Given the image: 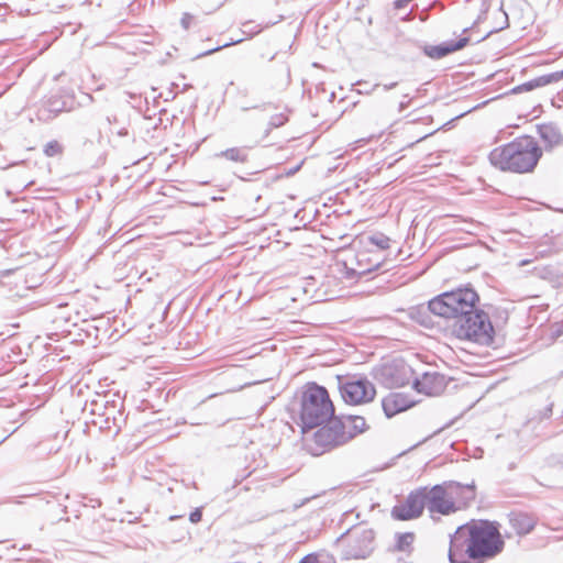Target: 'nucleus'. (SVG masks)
Returning a JSON list of instances; mask_svg holds the SVG:
<instances>
[{"instance_id":"nucleus-1","label":"nucleus","mask_w":563,"mask_h":563,"mask_svg":"<svg viewBox=\"0 0 563 563\" xmlns=\"http://www.w3.org/2000/svg\"><path fill=\"white\" fill-rule=\"evenodd\" d=\"M541 156L542 148L534 137L522 135L494 148L489 153V162L500 170L523 174L532 172Z\"/></svg>"},{"instance_id":"nucleus-2","label":"nucleus","mask_w":563,"mask_h":563,"mask_svg":"<svg viewBox=\"0 0 563 563\" xmlns=\"http://www.w3.org/2000/svg\"><path fill=\"white\" fill-rule=\"evenodd\" d=\"M423 497L424 507L429 510L431 516L439 514L448 516L457 510L455 506V497L461 495L465 501L475 499V485H462L454 481L444 482L434 485L431 488L420 487Z\"/></svg>"},{"instance_id":"nucleus-3","label":"nucleus","mask_w":563,"mask_h":563,"mask_svg":"<svg viewBox=\"0 0 563 563\" xmlns=\"http://www.w3.org/2000/svg\"><path fill=\"white\" fill-rule=\"evenodd\" d=\"M479 297L473 288H457L443 292L428 303V309L438 317L460 320L474 309Z\"/></svg>"},{"instance_id":"nucleus-4","label":"nucleus","mask_w":563,"mask_h":563,"mask_svg":"<svg viewBox=\"0 0 563 563\" xmlns=\"http://www.w3.org/2000/svg\"><path fill=\"white\" fill-rule=\"evenodd\" d=\"M334 407L328 390L316 383L309 384L301 396L300 420L302 429H313L330 420Z\"/></svg>"},{"instance_id":"nucleus-5","label":"nucleus","mask_w":563,"mask_h":563,"mask_svg":"<svg viewBox=\"0 0 563 563\" xmlns=\"http://www.w3.org/2000/svg\"><path fill=\"white\" fill-rule=\"evenodd\" d=\"M452 333L461 340H468L482 345H489L494 340V327L488 314L481 309H474L452 325Z\"/></svg>"},{"instance_id":"nucleus-6","label":"nucleus","mask_w":563,"mask_h":563,"mask_svg":"<svg viewBox=\"0 0 563 563\" xmlns=\"http://www.w3.org/2000/svg\"><path fill=\"white\" fill-rule=\"evenodd\" d=\"M413 371L401 357L393 358L373 368L377 383L386 388H399L412 379Z\"/></svg>"},{"instance_id":"nucleus-7","label":"nucleus","mask_w":563,"mask_h":563,"mask_svg":"<svg viewBox=\"0 0 563 563\" xmlns=\"http://www.w3.org/2000/svg\"><path fill=\"white\" fill-rule=\"evenodd\" d=\"M375 532L365 525H357L342 533L336 542H347L346 554L351 559H365L374 550Z\"/></svg>"},{"instance_id":"nucleus-8","label":"nucleus","mask_w":563,"mask_h":563,"mask_svg":"<svg viewBox=\"0 0 563 563\" xmlns=\"http://www.w3.org/2000/svg\"><path fill=\"white\" fill-rule=\"evenodd\" d=\"M328 423L318 429L314 433V442L317 445L325 449L342 445L351 440L344 430V424L340 418L332 417Z\"/></svg>"},{"instance_id":"nucleus-9","label":"nucleus","mask_w":563,"mask_h":563,"mask_svg":"<svg viewBox=\"0 0 563 563\" xmlns=\"http://www.w3.org/2000/svg\"><path fill=\"white\" fill-rule=\"evenodd\" d=\"M340 391L344 401L351 405L368 402L376 395L374 385L364 377L345 382L340 386Z\"/></svg>"},{"instance_id":"nucleus-10","label":"nucleus","mask_w":563,"mask_h":563,"mask_svg":"<svg viewBox=\"0 0 563 563\" xmlns=\"http://www.w3.org/2000/svg\"><path fill=\"white\" fill-rule=\"evenodd\" d=\"M424 509L423 497L420 488L411 492L404 503L395 505L391 517L396 520H411L419 518Z\"/></svg>"},{"instance_id":"nucleus-11","label":"nucleus","mask_w":563,"mask_h":563,"mask_svg":"<svg viewBox=\"0 0 563 563\" xmlns=\"http://www.w3.org/2000/svg\"><path fill=\"white\" fill-rule=\"evenodd\" d=\"M413 387L419 393L437 396L445 389L446 379L444 375L438 372H426L421 377L413 379Z\"/></svg>"},{"instance_id":"nucleus-12","label":"nucleus","mask_w":563,"mask_h":563,"mask_svg":"<svg viewBox=\"0 0 563 563\" xmlns=\"http://www.w3.org/2000/svg\"><path fill=\"white\" fill-rule=\"evenodd\" d=\"M470 43L468 36H462L457 41H448L439 45H426L424 54L432 59H440L451 53L464 48Z\"/></svg>"},{"instance_id":"nucleus-13","label":"nucleus","mask_w":563,"mask_h":563,"mask_svg":"<svg viewBox=\"0 0 563 563\" xmlns=\"http://www.w3.org/2000/svg\"><path fill=\"white\" fill-rule=\"evenodd\" d=\"M411 406H413V401L401 393H393L382 401L383 410L388 418L409 409Z\"/></svg>"},{"instance_id":"nucleus-14","label":"nucleus","mask_w":563,"mask_h":563,"mask_svg":"<svg viewBox=\"0 0 563 563\" xmlns=\"http://www.w3.org/2000/svg\"><path fill=\"white\" fill-rule=\"evenodd\" d=\"M538 134L547 151L559 146L563 142V135L560 129L553 123H543L537 125Z\"/></svg>"},{"instance_id":"nucleus-15","label":"nucleus","mask_w":563,"mask_h":563,"mask_svg":"<svg viewBox=\"0 0 563 563\" xmlns=\"http://www.w3.org/2000/svg\"><path fill=\"white\" fill-rule=\"evenodd\" d=\"M508 521L518 536H526L530 533L537 522L534 517L521 511H511L508 515Z\"/></svg>"},{"instance_id":"nucleus-16","label":"nucleus","mask_w":563,"mask_h":563,"mask_svg":"<svg viewBox=\"0 0 563 563\" xmlns=\"http://www.w3.org/2000/svg\"><path fill=\"white\" fill-rule=\"evenodd\" d=\"M563 78V70L554 71L550 74H545L539 77H536L529 81L523 82L514 89V91H530L539 87H543L550 85L552 82H556Z\"/></svg>"},{"instance_id":"nucleus-17","label":"nucleus","mask_w":563,"mask_h":563,"mask_svg":"<svg viewBox=\"0 0 563 563\" xmlns=\"http://www.w3.org/2000/svg\"><path fill=\"white\" fill-rule=\"evenodd\" d=\"M342 420V423L344 424V430H346L347 435H351V439L357 435L358 433H362L366 429V422L365 419L361 416H344L340 418Z\"/></svg>"},{"instance_id":"nucleus-18","label":"nucleus","mask_w":563,"mask_h":563,"mask_svg":"<svg viewBox=\"0 0 563 563\" xmlns=\"http://www.w3.org/2000/svg\"><path fill=\"white\" fill-rule=\"evenodd\" d=\"M216 156L224 157L235 163H245L247 161V153L242 147H231L218 153Z\"/></svg>"},{"instance_id":"nucleus-19","label":"nucleus","mask_w":563,"mask_h":563,"mask_svg":"<svg viewBox=\"0 0 563 563\" xmlns=\"http://www.w3.org/2000/svg\"><path fill=\"white\" fill-rule=\"evenodd\" d=\"M65 103L57 97H51L45 103L43 104V108L41 109V112H47L52 113L53 115L58 114L59 112L64 111Z\"/></svg>"},{"instance_id":"nucleus-20","label":"nucleus","mask_w":563,"mask_h":563,"mask_svg":"<svg viewBox=\"0 0 563 563\" xmlns=\"http://www.w3.org/2000/svg\"><path fill=\"white\" fill-rule=\"evenodd\" d=\"M415 534L412 532H405L397 534L395 549L398 551H409L413 542Z\"/></svg>"},{"instance_id":"nucleus-21","label":"nucleus","mask_w":563,"mask_h":563,"mask_svg":"<svg viewBox=\"0 0 563 563\" xmlns=\"http://www.w3.org/2000/svg\"><path fill=\"white\" fill-rule=\"evenodd\" d=\"M371 244L380 250H387L390 246V239L384 233L377 232L368 238Z\"/></svg>"},{"instance_id":"nucleus-22","label":"nucleus","mask_w":563,"mask_h":563,"mask_svg":"<svg viewBox=\"0 0 563 563\" xmlns=\"http://www.w3.org/2000/svg\"><path fill=\"white\" fill-rule=\"evenodd\" d=\"M288 121V115L285 112L273 114L268 121V129L266 134H268L273 129H277L283 126Z\"/></svg>"},{"instance_id":"nucleus-23","label":"nucleus","mask_w":563,"mask_h":563,"mask_svg":"<svg viewBox=\"0 0 563 563\" xmlns=\"http://www.w3.org/2000/svg\"><path fill=\"white\" fill-rule=\"evenodd\" d=\"M299 563H334V560L330 555L318 556L316 554H308Z\"/></svg>"},{"instance_id":"nucleus-24","label":"nucleus","mask_w":563,"mask_h":563,"mask_svg":"<svg viewBox=\"0 0 563 563\" xmlns=\"http://www.w3.org/2000/svg\"><path fill=\"white\" fill-rule=\"evenodd\" d=\"M62 152H63V146L57 141H49L44 146V153L48 157L59 155V154H62Z\"/></svg>"},{"instance_id":"nucleus-25","label":"nucleus","mask_w":563,"mask_h":563,"mask_svg":"<svg viewBox=\"0 0 563 563\" xmlns=\"http://www.w3.org/2000/svg\"><path fill=\"white\" fill-rule=\"evenodd\" d=\"M552 408H553V404H550L549 406H547L542 411L539 412L538 416H534L531 419H529V421L527 422V427L533 424L537 421L541 422L543 419H549L552 415Z\"/></svg>"},{"instance_id":"nucleus-26","label":"nucleus","mask_w":563,"mask_h":563,"mask_svg":"<svg viewBox=\"0 0 563 563\" xmlns=\"http://www.w3.org/2000/svg\"><path fill=\"white\" fill-rule=\"evenodd\" d=\"M262 30H263L262 26L254 25V23L252 21H247V22L243 23L241 31L243 34L252 37L256 34H258Z\"/></svg>"},{"instance_id":"nucleus-27","label":"nucleus","mask_w":563,"mask_h":563,"mask_svg":"<svg viewBox=\"0 0 563 563\" xmlns=\"http://www.w3.org/2000/svg\"><path fill=\"white\" fill-rule=\"evenodd\" d=\"M280 73L283 75V78L277 84V86L282 89L286 88L290 84V69L288 66L283 65L280 67Z\"/></svg>"},{"instance_id":"nucleus-28","label":"nucleus","mask_w":563,"mask_h":563,"mask_svg":"<svg viewBox=\"0 0 563 563\" xmlns=\"http://www.w3.org/2000/svg\"><path fill=\"white\" fill-rule=\"evenodd\" d=\"M242 41H243V38L231 40L230 42L224 43V44H222V45H220V46H218V47H216V48L209 49L208 52L203 53L202 55H209V54H212V53L218 52V51H220V49H222V48L229 47V46H231V45L239 44V43H241Z\"/></svg>"},{"instance_id":"nucleus-29","label":"nucleus","mask_w":563,"mask_h":563,"mask_svg":"<svg viewBox=\"0 0 563 563\" xmlns=\"http://www.w3.org/2000/svg\"><path fill=\"white\" fill-rule=\"evenodd\" d=\"M202 518V511L200 508H196L194 511L189 515V520L192 523H198Z\"/></svg>"},{"instance_id":"nucleus-30","label":"nucleus","mask_w":563,"mask_h":563,"mask_svg":"<svg viewBox=\"0 0 563 563\" xmlns=\"http://www.w3.org/2000/svg\"><path fill=\"white\" fill-rule=\"evenodd\" d=\"M192 19H194V16L190 13H187V12L184 13L181 16V20H180L181 26L185 30H188L190 27Z\"/></svg>"},{"instance_id":"nucleus-31","label":"nucleus","mask_w":563,"mask_h":563,"mask_svg":"<svg viewBox=\"0 0 563 563\" xmlns=\"http://www.w3.org/2000/svg\"><path fill=\"white\" fill-rule=\"evenodd\" d=\"M412 0H395L394 7L397 10L405 9Z\"/></svg>"},{"instance_id":"nucleus-32","label":"nucleus","mask_w":563,"mask_h":563,"mask_svg":"<svg viewBox=\"0 0 563 563\" xmlns=\"http://www.w3.org/2000/svg\"><path fill=\"white\" fill-rule=\"evenodd\" d=\"M117 135H118L119 137H128V136H129V131H128V129L122 128V129H120V130L117 132Z\"/></svg>"},{"instance_id":"nucleus-33","label":"nucleus","mask_w":563,"mask_h":563,"mask_svg":"<svg viewBox=\"0 0 563 563\" xmlns=\"http://www.w3.org/2000/svg\"><path fill=\"white\" fill-rule=\"evenodd\" d=\"M397 86V82H391V84H387V85H384V90H390L393 88H395Z\"/></svg>"},{"instance_id":"nucleus-34","label":"nucleus","mask_w":563,"mask_h":563,"mask_svg":"<svg viewBox=\"0 0 563 563\" xmlns=\"http://www.w3.org/2000/svg\"><path fill=\"white\" fill-rule=\"evenodd\" d=\"M408 103H409L408 101H401L399 103V111L400 112L404 111L408 107Z\"/></svg>"},{"instance_id":"nucleus-35","label":"nucleus","mask_w":563,"mask_h":563,"mask_svg":"<svg viewBox=\"0 0 563 563\" xmlns=\"http://www.w3.org/2000/svg\"><path fill=\"white\" fill-rule=\"evenodd\" d=\"M497 30H494V32H496ZM493 33V31L488 32L487 34H485V36L482 37L481 41L487 38L490 34Z\"/></svg>"},{"instance_id":"nucleus-36","label":"nucleus","mask_w":563,"mask_h":563,"mask_svg":"<svg viewBox=\"0 0 563 563\" xmlns=\"http://www.w3.org/2000/svg\"><path fill=\"white\" fill-rule=\"evenodd\" d=\"M257 108H260V107H258V106H253V107H251V109H257ZM242 110H243V111H247V110H250V108H243Z\"/></svg>"},{"instance_id":"nucleus-37","label":"nucleus","mask_w":563,"mask_h":563,"mask_svg":"<svg viewBox=\"0 0 563 563\" xmlns=\"http://www.w3.org/2000/svg\"><path fill=\"white\" fill-rule=\"evenodd\" d=\"M358 91H360V92H366V93H368V92H369V90L367 89V87H364V90H358Z\"/></svg>"},{"instance_id":"nucleus-38","label":"nucleus","mask_w":563,"mask_h":563,"mask_svg":"<svg viewBox=\"0 0 563 563\" xmlns=\"http://www.w3.org/2000/svg\"><path fill=\"white\" fill-rule=\"evenodd\" d=\"M527 263H528L527 261H522L520 265L522 266V265H525Z\"/></svg>"}]
</instances>
